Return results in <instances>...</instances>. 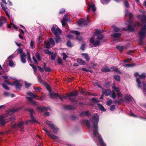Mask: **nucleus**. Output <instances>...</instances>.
<instances>
[{"mask_svg":"<svg viewBox=\"0 0 146 146\" xmlns=\"http://www.w3.org/2000/svg\"><path fill=\"white\" fill-rule=\"evenodd\" d=\"M113 70L114 72L119 74H122L120 71L118 70L117 68H116L114 69Z\"/></svg>","mask_w":146,"mask_h":146,"instance_id":"obj_58","label":"nucleus"},{"mask_svg":"<svg viewBox=\"0 0 146 146\" xmlns=\"http://www.w3.org/2000/svg\"><path fill=\"white\" fill-rule=\"evenodd\" d=\"M30 117L31 120L29 121V122H33L34 123H36V121L35 119V118L32 114H30Z\"/></svg>","mask_w":146,"mask_h":146,"instance_id":"obj_25","label":"nucleus"},{"mask_svg":"<svg viewBox=\"0 0 146 146\" xmlns=\"http://www.w3.org/2000/svg\"><path fill=\"white\" fill-rule=\"evenodd\" d=\"M31 66L32 68L33 69L34 71H36L37 70V68L33 64H29Z\"/></svg>","mask_w":146,"mask_h":146,"instance_id":"obj_59","label":"nucleus"},{"mask_svg":"<svg viewBox=\"0 0 146 146\" xmlns=\"http://www.w3.org/2000/svg\"><path fill=\"white\" fill-rule=\"evenodd\" d=\"M88 12H89V11H90V10L91 8L92 9L93 12H95L96 10V8L94 4H93V5H88Z\"/></svg>","mask_w":146,"mask_h":146,"instance_id":"obj_15","label":"nucleus"},{"mask_svg":"<svg viewBox=\"0 0 146 146\" xmlns=\"http://www.w3.org/2000/svg\"><path fill=\"white\" fill-rule=\"evenodd\" d=\"M102 93L104 94L106 96H107L109 95L111 93V91L110 89H103L102 90Z\"/></svg>","mask_w":146,"mask_h":146,"instance_id":"obj_12","label":"nucleus"},{"mask_svg":"<svg viewBox=\"0 0 146 146\" xmlns=\"http://www.w3.org/2000/svg\"><path fill=\"white\" fill-rule=\"evenodd\" d=\"M114 31L115 32H119L120 31V29L118 27L114 26L113 27Z\"/></svg>","mask_w":146,"mask_h":146,"instance_id":"obj_44","label":"nucleus"},{"mask_svg":"<svg viewBox=\"0 0 146 146\" xmlns=\"http://www.w3.org/2000/svg\"><path fill=\"white\" fill-rule=\"evenodd\" d=\"M124 101L123 100L122 98H120L119 100H115L114 101V103L115 104L118 105L120 104L121 103V102H123Z\"/></svg>","mask_w":146,"mask_h":146,"instance_id":"obj_20","label":"nucleus"},{"mask_svg":"<svg viewBox=\"0 0 146 146\" xmlns=\"http://www.w3.org/2000/svg\"><path fill=\"white\" fill-rule=\"evenodd\" d=\"M98 138L99 141L100 142L101 146H103L104 145H105L102 139L100 136V135H99L98 136Z\"/></svg>","mask_w":146,"mask_h":146,"instance_id":"obj_24","label":"nucleus"},{"mask_svg":"<svg viewBox=\"0 0 146 146\" xmlns=\"http://www.w3.org/2000/svg\"><path fill=\"white\" fill-rule=\"evenodd\" d=\"M92 100L93 102L94 103H98L100 102V101L98 99L93 97L92 98Z\"/></svg>","mask_w":146,"mask_h":146,"instance_id":"obj_27","label":"nucleus"},{"mask_svg":"<svg viewBox=\"0 0 146 146\" xmlns=\"http://www.w3.org/2000/svg\"><path fill=\"white\" fill-rule=\"evenodd\" d=\"M26 98L28 99V101L31 102L32 104L33 105H35L36 102L33 101L32 98L31 97H26Z\"/></svg>","mask_w":146,"mask_h":146,"instance_id":"obj_21","label":"nucleus"},{"mask_svg":"<svg viewBox=\"0 0 146 146\" xmlns=\"http://www.w3.org/2000/svg\"><path fill=\"white\" fill-rule=\"evenodd\" d=\"M116 48L121 52H122L123 49V47L122 46H116Z\"/></svg>","mask_w":146,"mask_h":146,"instance_id":"obj_38","label":"nucleus"},{"mask_svg":"<svg viewBox=\"0 0 146 146\" xmlns=\"http://www.w3.org/2000/svg\"><path fill=\"white\" fill-rule=\"evenodd\" d=\"M25 88H29L31 85V84L29 83L26 82H25Z\"/></svg>","mask_w":146,"mask_h":146,"instance_id":"obj_39","label":"nucleus"},{"mask_svg":"<svg viewBox=\"0 0 146 146\" xmlns=\"http://www.w3.org/2000/svg\"><path fill=\"white\" fill-rule=\"evenodd\" d=\"M92 120L94 121L93 123V127L94 128L92 135L94 137L99 135L100 134L98 132V123L99 121V118L97 113H95L92 117Z\"/></svg>","mask_w":146,"mask_h":146,"instance_id":"obj_1","label":"nucleus"},{"mask_svg":"<svg viewBox=\"0 0 146 146\" xmlns=\"http://www.w3.org/2000/svg\"><path fill=\"white\" fill-rule=\"evenodd\" d=\"M97 105L99 109L100 110L103 111H106V109L104 108L102 104L98 103Z\"/></svg>","mask_w":146,"mask_h":146,"instance_id":"obj_18","label":"nucleus"},{"mask_svg":"<svg viewBox=\"0 0 146 146\" xmlns=\"http://www.w3.org/2000/svg\"><path fill=\"white\" fill-rule=\"evenodd\" d=\"M25 111H29L30 113V114L35 113L34 110L33 109L27 108L25 109Z\"/></svg>","mask_w":146,"mask_h":146,"instance_id":"obj_31","label":"nucleus"},{"mask_svg":"<svg viewBox=\"0 0 146 146\" xmlns=\"http://www.w3.org/2000/svg\"><path fill=\"white\" fill-rule=\"evenodd\" d=\"M9 114L0 115V126H2L5 125L6 122H8L10 121L9 118L6 119H4L8 117Z\"/></svg>","mask_w":146,"mask_h":146,"instance_id":"obj_5","label":"nucleus"},{"mask_svg":"<svg viewBox=\"0 0 146 146\" xmlns=\"http://www.w3.org/2000/svg\"><path fill=\"white\" fill-rule=\"evenodd\" d=\"M24 122L23 121H20L17 124L18 127H21L24 124Z\"/></svg>","mask_w":146,"mask_h":146,"instance_id":"obj_54","label":"nucleus"},{"mask_svg":"<svg viewBox=\"0 0 146 146\" xmlns=\"http://www.w3.org/2000/svg\"><path fill=\"white\" fill-rule=\"evenodd\" d=\"M46 124L48 126H49L52 129L55 133H57L58 131V128L55 127L53 124L51 123L50 122L48 121H47Z\"/></svg>","mask_w":146,"mask_h":146,"instance_id":"obj_7","label":"nucleus"},{"mask_svg":"<svg viewBox=\"0 0 146 146\" xmlns=\"http://www.w3.org/2000/svg\"><path fill=\"white\" fill-rule=\"evenodd\" d=\"M65 110H72L76 109V107L75 105L72 106L70 105H64L63 106Z\"/></svg>","mask_w":146,"mask_h":146,"instance_id":"obj_8","label":"nucleus"},{"mask_svg":"<svg viewBox=\"0 0 146 146\" xmlns=\"http://www.w3.org/2000/svg\"><path fill=\"white\" fill-rule=\"evenodd\" d=\"M146 74L145 73H143L142 74L139 75V78H137L136 79V82L137 83V86L139 88H141V82L140 79H144L145 76Z\"/></svg>","mask_w":146,"mask_h":146,"instance_id":"obj_6","label":"nucleus"},{"mask_svg":"<svg viewBox=\"0 0 146 146\" xmlns=\"http://www.w3.org/2000/svg\"><path fill=\"white\" fill-rule=\"evenodd\" d=\"M14 85L15 86L17 90L20 89L23 86L22 84L19 83V82L18 80H15L14 82Z\"/></svg>","mask_w":146,"mask_h":146,"instance_id":"obj_9","label":"nucleus"},{"mask_svg":"<svg viewBox=\"0 0 146 146\" xmlns=\"http://www.w3.org/2000/svg\"><path fill=\"white\" fill-rule=\"evenodd\" d=\"M19 110V108L13 109H10L9 110V111L10 112L14 113L15 112Z\"/></svg>","mask_w":146,"mask_h":146,"instance_id":"obj_36","label":"nucleus"},{"mask_svg":"<svg viewBox=\"0 0 146 146\" xmlns=\"http://www.w3.org/2000/svg\"><path fill=\"white\" fill-rule=\"evenodd\" d=\"M100 41L98 40H97L94 42V43L93 44L95 47L98 46L100 44Z\"/></svg>","mask_w":146,"mask_h":146,"instance_id":"obj_40","label":"nucleus"},{"mask_svg":"<svg viewBox=\"0 0 146 146\" xmlns=\"http://www.w3.org/2000/svg\"><path fill=\"white\" fill-rule=\"evenodd\" d=\"M49 41L50 43L53 45L54 46L55 45V42L54 40L52 38H50L49 39Z\"/></svg>","mask_w":146,"mask_h":146,"instance_id":"obj_52","label":"nucleus"},{"mask_svg":"<svg viewBox=\"0 0 146 146\" xmlns=\"http://www.w3.org/2000/svg\"><path fill=\"white\" fill-rule=\"evenodd\" d=\"M62 55L63 56V59L64 60H66V58L68 57L67 56L65 52H63Z\"/></svg>","mask_w":146,"mask_h":146,"instance_id":"obj_46","label":"nucleus"},{"mask_svg":"<svg viewBox=\"0 0 146 146\" xmlns=\"http://www.w3.org/2000/svg\"><path fill=\"white\" fill-rule=\"evenodd\" d=\"M30 46L33 49L35 48V46L34 42L32 40L31 41L30 43Z\"/></svg>","mask_w":146,"mask_h":146,"instance_id":"obj_49","label":"nucleus"},{"mask_svg":"<svg viewBox=\"0 0 146 146\" xmlns=\"http://www.w3.org/2000/svg\"><path fill=\"white\" fill-rule=\"evenodd\" d=\"M90 20L89 19H88L86 20H84V23H83V24L85 25H86L88 24L89 23L90 21Z\"/></svg>","mask_w":146,"mask_h":146,"instance_id":"obj_57","label":"nucleus"},{"mask_svg":"<svg viewBox=\"0 0 146 146\" xmlns=\"http://www.w3.org/2000/svg\"><path fill=\"white\" fill-rule=\"evenodd\" d=\"M85 122L88 129H89L90 128V124L89 121L88 120H85Z\"/></svg>","mask_w":146,"mask_h":146,"instance_id":"obj_32","label":"nucleus"},{"mask_svg":"<svg viewBox=\"0 0 146 146\" xmlns=\"http://www.w3.org/2000/svg\"><path fill=\"white\" fill-rule=\"evenodd\" d=\"M77 62L78 64L81 65H84L85 63L84 60L80 58L78 59Z\"/></svg>","mask_w":146,"mask_h":146,"instance_id":"obj_23","label":"nucleus"},{"mask_svg":"<svg viewBox=\"0 0 146 146\" xmlns=\"http://www.w3.org/2000/svg\"><path fill=\"white\" fill-rule=\"evenodd\" d=\"M121 35V33H114L112 34L111 36L112 38L116 39L119 38Z\"/></svg>","mask_w":146,"mask_h":146,"instance_id":"obj_10","label":"nucleus"},{"mask_svg":"<svg viewBox=\"0 0 146 146\" xmlns=\"http://www.w3.org/2000/svg\"><path fill=\"white\" fill-rule=\"evenodd\" d=\"M104 37V35L102 34L98 35H97V39L99 40H101Z\"/></svg>","mask_w":146,"mask_h":146,"instance_id":"obj_45","label":"nucleus"},{"mask_svg":"<svg viewBox=\"0 0 146 146\" xmlns=\"http://www.w3.org/2000/svg\"><path fill=\"white\" fill-rule=\"evenodd\" d=\"M9 65L11 67L13 66L14 65V63L12 60H11L9 61Z\"/></svg>","mask_w":146,"mask_h":146,"instance_id":"obj_62","label":"nucleus"},{"mask_svg":"<svg viewBox=\"0 0 146 146\" xmlns=\"http://www.w3.org/2000/svg\"><path fill=\"white\" fill-rule=\"evenodd\" d=\"M80 91L82 95H87V91H84L83 89H81L80 90Z\"/></svg>","mask_w":146,"mask_h":146,"instance_id":"obj_41","label":"nucleus"},{"mask_svg":"<svg viewBox=\"0 0 146 146\" xmlns=\"http://www.w3.org/2000/svg\"><path fill=\"white\" fill-rule=\"evenodd\" d=\"M66 95L67 97L72 102H75L76 100L73 97H76L78 95V92L76 90H74L73 92H71L68 94H66Z\"/></svg>","mask_w":146,"mask_h":146,"instance_id":"obj_4","label":"nucleus"},{"mask_svg":"<svg viewBox=\"0 0 146 146\" xmlns=\"http://www.w3.org/2000/svg\"><path fill=\"white\" fill-rule=\"evenodd\" d=\"M84 20L83 19H81L78 22V24L79 26L82 25V24H83V23H84Z\"/></svg>","mask_w":146,"mask_h":146,"instance_id":"obj_37","label":"nucleus"},{"mask_svg":"<svg viewBox=\"0 0 146 146\" xmlns=\"http://www.w3.org/2000/svg\"><path fill=\"white\" fill-rule=\"evenodd\" d=\"M84 115L89 117L91 115L90 112L89 111H87L84 112Z\"/></svg>","mask_w":146,"mask_h":146,"instance_id":"obj_47","label":"nucleus"},{"mask_svg":"<svg viewBox=\"0 0 146 146\" xmlns=\"http://www.w3.org/2000/svg\"><path fill=\"white\" fill-rule=\"evenodd\" d=\"M115 109V106L114 105H112L110 107V110L111 111H114Z\"/></svg>","mask_w":146,"mask_h":146,"instance_id":"obj_63","label":"nucleus"},{"mask_svg":"<svg viewBox=\"0 0 146 146\" xmlns=\"http://www.w3.org/2000/svg\"><path fill=\"white\" fill-rule=\"evenodd\" d=\"M36 56L38 60L39 61H40L41 60L40 56L38 54H36Z\"/></svg>","mask_w":146,"mask_h":146,"instance_id":"obj_60","label":"nucleus"},{"mask_svg":"<svg viewBox=\"0 0 146 146\" xmlns=\"http://www.w3.org/2000/svg\"><path fill=\"white\" fill-rule=\"evenodd\" d=\"M1 7H2V9L3 10L5 11L6 13V16L9 18H10V16L8 12L6 11V9H7V7L6 6L5 7V5L3 4L2 2L1 3Z\"/></svg>","mask_w":146,"mask_h":146,"instance_id":"obj_14","label":"nucleus"},{"mask_svg":"<svg viewBox=\"0 0 146 146\" xmlns=\"http://www.w3.org/2000/svg\"><path fill=\"white\" fill-rule=\"evenodd\" d=\"M49 95L52 98H53L59 97V94L56 93H50L49 94Z\"/></svg>","mask_w":146,"mask_h":146,"instance_id":"obj_19","label":"nucleus"},{"mask_svg":"<svg viewBox=\"0 0 146 146\" xmlns=\"http://www.w3.org/2000/svg\"><path fill=\"white\" fill-rule=\"evenodd\" d=\"M141 19L143 23H146V15H143L141 17Z\"/></svg>","mask_w":146,"mask_h":146,"instance_id":"obj_29","label":"nucleus"},{"mask_svg":"<svg viewBox=\"0 0 146 146\" xmlns=\"http://www.w3.org/2000/svg\"><path fill=\"white\" fill-rule=\"evenodd\" d=\"M54 25H53L51 28V30L52 33L55 35L54 39L56 42L58 43L60 42L61 41L60 35L62 34V31L58 27H57L56 29Z\"/></svg>","mask_w":146,"mask_h":146,"instance_id":"obj_2","label":"nucleus"},{"mask_svg":"<svg viewBox=\"0 0 146 146\" xmlns=\"http://www.w3.org/2000/svg\"><path fill=\"white\" fill-rule=\"evenodd\" d=\"M26 55L25 53L23 52L21 55V61L23 63H25L26 62V60L25 59Z\"/></svg>","mask_w":146,"mask_h":146,"instance_id":"obj_13","label":"nucleus"},{"mask_svg":"<svg viewBox=\"0 0 146 146\" xmlns=\"http://www.w3.org/2000/svg\"><path fill=\"white\" fill-rule=\"evenodd\" d=\"M135 65V63H132L130 64H127L125 65V67H131L134 66Z\"/></svg>","mask_w":146,"mask_h":146,"instance_id":"obj_43","label":"nucleus"},{"mask_svg":"<svg viewBox=\"0 0 146 146\" xmlns=\"http://www.w3.org/2000/svg\"><path fill=\"white\" fill-rule=\"evenodd\" d=\"M44 44L45 46H44V47L47 48H50V45L48 41H47L46 42H45Z\"/></svg>","mask_w":146,"mask_h":146,"instance_id":"obj_30","label":"nucleus"},{"mask_svg":"<svg viewBox=\"0 0 146 146\" xmlns=\"http://www.w3.org/2000/svg\"><path fill=\"white\" fill-rule=\"evenodd\" d=\"M111 0H101V2L103 4H104L105 3H109ZM117 2H120L122 0H114Z\"/></svg>","mask_w":146,"mask_h":146,"instance_id":"obj_17","label":"nucleus"},{"mask_svg":"<svg viewBox=\"0 0 146 146\" xmlns=\"http://www.w3.org/2000/svg\"><path fill=\"white\" fill-rule=\"evenodd\" d=\"M101 70L103 72H107L110 71V69L108 67H106L105 68H102Z\"/></svg>","mask_w":146,"mask_h":146,"instance_id":"obj_26","label":"nucleus"},{"mask_svg":"<svg viewBox=\"0 0 146 146\" xmlns=\"http://www.w3.org/2000/svg\"><path fill=\"white\" fill-rule=\"evenodd\" d=\"M146 33V26H145L141 28L138 33L139 38V44L141 45L143 44V39L145 38Z\"/></svg>","mask_w":146,"mask_h":146,"instance_id":"obj_3","label":"nucleus"},{"mask_svg":"<svg viewBox=\"0 0 146 146\" xmlns=\"http://www.w3.org/2000/svg\"><path fill=\"white\" fill-rule=\"evenodd\" d=\"M48 136L52 139L54 140H56L58 139V138L56 136L53 134H51L50 133V134L48 135Z\"/></svg>","mask_w":146,"mask_h":146,"instance_id":"obj_28","label":"nucleus"},{"mask_svg":"<svg viewBox=\"0 0 146 146\" xmlns=\"http://www.w3.org/2000/svg\"><path fill=\"white\" fill-rule=\"evenodd\" d=\"M37 109L38 110V111L40 112H42L43 111V106L42 107H37Z\"/></svg>","mask_w":146,"mask_h":146,"instance_id":"obj_55","label":"nucleus"},{"mask_svg":"<svg viewBox=\"0 0 146 146\" xmlns=\"http://www.w3.org/2000/svg\"><path fill=\"white\" fill-rule=\"evenodd\" d=\"M9 119L10 121L11 122H13L15 120V117L14 116H12L11 117H9Z\"/></svg>","mask_w":146,"mask_h":146,"instance_id":"obj_53","label":"nucleus"},{"mask_svg":"<svg viewBox=\"0 0 146 146\" xmlns=\"http://www.w3.org/2000/svg\"><path fill=\"white\" fill-rule=\"evenodd\" d=\"M112 97L113 99H115L116 97V95L115 92L113 90L112 91Z\"/></svg>","mask_w":146,"mask_h":146,"instance_id":"obj_61","label":"nucleus"},{"mask_svg":"<svg viewBox=\"0 0 146 146\" xmlns=\"http://www.w3.org/2000/svg\"><path fill=\"white\" fill-rule=\"evenodd\" d=\"M6 19L3 17H0V27L3 26V25L6 23Z\"/></svg>","mask_w":146,"mask_h":146,"instance_id":"obj_11","label":"nucleus"},{"mask_svg":"<svg viewBox=\"0 0 146 146\" xmlns=\"http://www.w3.org/2000/svg\"><path fill=\"white\" fill-rule=\"evenodd\" d=\"M3 95L4 96L6 97L9 96L10 95V94L8 92H4Z\"/></svg>","mask_w":146,"mask_h":146,"instance_id":"obj_56","label":"nucleus"},{"mask_svg":"<svg viewBox=\"0 0 146 146\" xmlns=\"http://www.w3.org/2000/svg\"><path fill=\"white\" fill-rule=\"evenodd\" d=\"M81 55L84 57V58L86 61H88L90 60V58L87 53H82L81 54Z\"/></svg>","mask_w":146,"mask_h":146,"instance_id":"obj_16","label":"nucleus"},{"mask_svg":"<svg viewBox=\"0 0 146 146\" xmlns=\"http://www.w3.org/2000/svg\"><path fill=\"white\" fill-rule=\"evenodd\" d=\"M133 98L131 96H126L125 97V100L127 102H130L131 100Z\"/></svg>","mask_w":146,"mask_h":146,"instance_id":"obj_22","label":"nucleus"},{"mask_svg":"<svg viewBox=\"0 0 146 146\" xmlns=\"http://www.w3.org/2000/svg\"><path fill=\"white\" fill-rule=\"evenodd\" d=\"M143 89L145 92H146V84L144 82H143Z\"/></svg>","mask_w":146,"mask_h":146,"instance_id":"obj_64","label":"nucleus"},{"mask_svg":"<svg viewBox=\"0 0 146 146\" xmlns=\"http://www.w3.org/2000/svg\"><path fill=\"white\" fill-rule=\"evenodd\" d=\"M114 79L118 82L120 80V76L118 75H115L113 76Z\"/></svg>","mask_w":146,"mask_h":146,"instance_id":"obj_33","label":"nucleus"},{"mask_svg":"<svg viewBox=\"0 0 146 146\" xmlns=\"http://www.w3.org/2000/svg\"><path fill=\"white\" fill-rule=\"evenodd\" d=\"M112 103V100L111 99L109 100L106 102V104L108 106H110Z\"/></svg>","mask_w":146,"mask_h":146,"instance_id":"obj_51","label":"nucleus"},{"mask_svg":"<svg viewBox=\"0 0 146 146\" xmlns=\"http://www.w3.org/2000/svg\"><path fill=\"white\" fill-rule=\"evenodd\" d=\"M2 85L3 88L7 90H9V87L5 83H2Z\"/></svg>","mask_w":146,"mask_h":146,"instance_id":"obj_42","label":"nucleus"},{"mask_svg":"<svg viewBox=\"0 0 146 146\" xmlns=\"http://www.w3.org/2000/svg\"><path fill=\"white\" fill-rule=\"evenodd\" d=\"M127 29L129 31L133 32L134 31V28L129 25H128Z\"/></svg>","mask_w":146,"mask_h":146,"instance_id":"obj_35","label":"nucleus"},{"mask_svg":"<svg viewBox=\"0 0 146 146\" xmlns=\"http://www.w3.org/2000/svg\"><path fill=\"white\" fill-rule=\"evenodd\" d=\"M66 44L67 46L68 47L71 48L73 46V45L70 40L66 42Z\"/></svg>","mask_w":146,"mask_h":146,"instance_id":"obj_34","label":"nucleus"},{"mask_svg":"<svg viewBox=\"0 0 146 146\" xmlns=\"http://www.w3.org/2000/svg\"><path fill=\"white\" fill-rule=\"evenodd\" d=\"M51 55V60H54L56 57V54H54L53 52H52Z\"/></svg>","mask_w":146,"mask_h":146,"instance_id":"obj_48","label":"nucleus"},{"mask_svg":"<svg viewBox=\"0 0 146 146\" xmlns=\"http://www.w3.org/2000/svg\"><path fill=\"white\" fill-rule=\"evenodd\" d=\"M57 62L59 64H62V60L61 58L60 57H58L57 59Z\"/></svg>","mask_w":146,"mask_h":146,"instance_id":"obj_50","label":"nucleus"}]
</instances>
